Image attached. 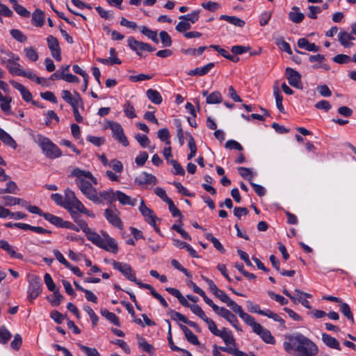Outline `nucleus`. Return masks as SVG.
<instances>
[{
  "mask_svg": "<svg viewBox=\"0 0 356 356\" xmlns=\"http://www.w3.org/2000/svg\"><path fill=\"white\" fill-rule=\"evenodd\" d=\"M10 33L12 37L19 42H24L27 40L26 36L18 29H11Z\"/></svg>",
  "mask_w": 356,
  "mask_h": 356,
  "instance_id": "obj_54",
  "label": "nucleus"
},
{
  "mask_svg": "<svg viewBox=\"0 0 356 356\" xmlns=\"http://www.w3.org/2000/svg\"><path fill=\"white\" fill-rule=\"evenodd\" d=\"M77 200L75 193L71 191L70 189H66L65 191V205H64V208H70V204L71 202H74V200Z\"/></svg>",
  "mask_w": 356,
  "mask_h": 356,
  "instance_id": "obj_47",
  "label": "nucleus"
},
{
  "mask_svg": "<svg viewBox=\"0 0 356 356\" xmlns=\"http://www.w3.org/2000/svg\"><path fill=\"white\" fill-rule=\"evenodd\" d=\"M204 236L208 241H210L213 243L217 250L221 253L225 252V249L217 238L214 237L211 233H206Z\"/></svg>",
  "mask_w": 356,
  "mask_h": 356,
  "instance_id": "obj_37",
  "label": "nucleus"
},
{
  "mask_svg": "<svg viewBox=\"0 0 356 356\" xmlns=\"http://www.w3.org/2000/svg\"><path fill=\"white\" fill-rule=\"evenodd\" d=\"M128 45L129 47L133 50V51H135L136 52V54L138 55H140L139 51H141L140 50V45L139 44H144V42H140V41H138L136 40L133 37H129L128 38Z\"/></svg>",
  "mask_w": 356,
  "mask_h": 356,
  "instance_id": "obj_51",
  "label": "nucleus"
},
{
  "mask_svg": "<svg viewBox=\"0 0 356 356\" xmlns=\"http://www.w3.org/2000/svg\"><path fill=\"white\" fill-rule=\"evenodd\" d=\"M113 266L115 270L122 273L130 281L136 282L135 273L129 264L113 261Z\"/></svg>",
  "mask_w": 356,
  "mask_h": 356,
  "instance_id": "obj_7",
  "label": "nucleus"
},
{
  "mask_svg": "<svg viewBox=\"0 0 356 356\" xmlns=\"http://www.w3.org/2000/svg\"><path fill=\"white\" fill-rule=\"evenodd\" d=\"M83 309L85 312H87L88 316H90L92 326H96L99 320V318L97 315L95 313V312L92 310V309L90 306H85L83 307Z\"/></svg>",
  "mask_w": 356,
  "mask_h": 356,
  "instance_id": "obj_59",
  "label": "nucleus"
},
{
  "mask_svg": "<svg viewBox=\"0 0 356 356\" xmlns=\"http://www.w3.org/2000/svg\"><path fill=\"white\" fill-rule=\"evenodd\" d=\"M79 347L87 356H101L97 350L95 348H90L84 345H79Z\"/></svg>",
  "mask_w": 356,
  "mask_h": 356,
  "instance_id": "obj_64",
  "label": "nucleus"
},
{
  "mask_svg": "<svg viewBox=\"0 0 356 356\" xmlns=\"http://www.w3.org/2000/svg\"><path fill=\"white\" fill-rule=\"evenodd\" d=\"M124 112L125 113V115L130 119L136 117L134 107L129 102H127V103L124 104Z\"/></svg>",
  "mask_w": 356,
  "mask_h": 356,
  "instance_id": "obj_56",
  "label": "nucleus"
},
{
  "mask_svg": "<svg viewBox=\"0 0 356 356\" xmlns=\"http://www.w3.org/2000/svg\"><path fill=\"white\" fill-rule=\"evenodd\" d=\"M62 98L68 103L71 106L75 104H81L83 106V100L79 93L76 91L74 92V96L69 90H63L61 92Z\"/></svg>",
  "mask_w": 356,
  "mask_h": 356,
  "instance_id": "obj_15",
  "label": "nucleus"
},
{
  "mask_svg": "<svg viewBox=\"0 0 356 356\" xmlns=\"http://www.w3.org/2000/svg\"><path fill=\"white\" fill-rule=\"evenodd\" d=\"M97 193L99 199H101L102 202L103 200L109 202H112L115 200V193H114L113 190L99 191L97 192Z\"/></svg>",
  "mask_w": 356,
  "mask_h": 356,
  "instance_id": "obj_45",
  "label": "nucleus"
},
{
  "mask_svg": "<svg viewBox=\"0 0 356 356\" xmlns=\"http://www.w3.org/2000/svg\"><path fill=\"white\" fill-rule=\"evenodd\" d=\"M159 35L163 47H169L172 45V41L171 37L166 31H161Z\"/></svg>",
  "mask_w": 356,
  "mask_h": 356,
  "instance_id": "obj_55",
  "label": "nucleus"
},
{
  "mask_svg": "<svg viewBox=\"0 0 356 356\" xmlns=\"http://www.w3.org/2000/svg\"><path fill=\"white\" fill-rule=\"evenodd\" d=\"M214 67L213 63H209L201 67H196L188 72L189 76H203L207 74Z\"/></svg>",
  "mask_w": 356,
  "mask_h": 356,
  "instance_id": "obj_26",
  "label": "nucleus"
},
{
  "mask_svg": "<svg viewBox=\"0 0 356 356\" xmlns=\"http://www.w3.org/2000/svg\"><path fill=\"white\" fill-rule=\"evenodd\" d=\"M139 211L148 224L152 226H155V220L156 219V216L154 214L153 211L145 205L143 199L140 200Z\"/></svg>",
  "mask_w": 356,
  "mask_h": 356,
  "instance_id": "obj_14",
  "label": "nucleus"
},
{
  "mask_svg": "<svg viewBox=\"0 0 356 356\" xmlns=\"http://www.w3.org/2000/svg\"><path fill=\"white\" fill-rule=\"evenodd\" d=\"M34 140L41 148L47 158L54 159L62 156L61 150L49 138L38 134Z\"/></svg>",
  "mask_w": 356,
  "mask_h": 356,
  "instance_id": "obj_4",
  "label": "nucleus"
},
{
  "mask_svg": "<svg viewBox=\"0 0 356 356\" xmlns=\"http://www.w3.org/2000/svg\"><path fill=\"white\" fill-rule=\"evenodd\" d=\"M220 19L225 20L230 24H232L235 26L241 27V28L243 27L245 24V22L244 20L241 19V18H239L236 16L222 15L220 17Z\"/></svg>",
  "mask_w": 356,
  "mask_h": 356,
  "instance_id": "obj_30",
  "label": "nucleus"
},
{
  "mask_svg": "<svg viewBox=\"0 0 356 356\" xmlns=\"http://www.w3.org/2000/svg\"><path fill=\"white\" fill-rule=\"evenodd\" d=\"M116 212L117 210L106 209L104 211V216L113 226L122 229L123 227V223Z\"/></svg>",
  "mask_w": 356,
  "mask_h": 356,
  "instance_id": "obj_13",
  "label": "nucleus"
},
{
  "mask_svg": "<svg viewBox=\"0 0 356 356\" xmlns=\"http://www.w3.org/2000/svg\"><path fill=\"white\" fill-rule=\"evenodd\" d=\"M273 94L275 97L277 108L281 113H284V106L282 105L283 97L279 89V87L277 85L273 86Z\"/></svg>",
  "mask_w": 356,
  "mask_h": 356,
  "instance_id": "obj_36",
  "label": "nucleus"
},
{
  "mask_svg": "<svg viewBox=\"0 0 356 356\" xmlns=\"http://www.w3.org/2000/svg\"><path fill=\"white\" fill-rule=\"evenodd\" d=\"M100 232L102 236L97 232L92 231L87 237L88 240L106 251L116 254L118 252V246L116 241L111 237L106 232L102 230Z\"/></svg>",
  "mask_w": 356,
  "mask_h": 356,
  "instance_id": "obj_3",
  "label": "nucleus"
},
{
  "mask_svg": "<svg viewBox=\"0 0 356 356\" xmlns=\"http://www.w3.org/2000/svg\"><path fill=\"white\" fill-rule=\"evenodd\" d=\"M2 199L4 200V204L7 207H11L13 205L20 204H21V198L5 195L2 197Z\"/></svg>",
  "mask_w": 356,
  "mask_h": 356,
  "instance_id": "obj_53",
  "label": "nucleus"
},
{
  "mask_svg": "<svg viewBox=\"0 0 356 356\" xmlns=\"http://www.w3.org/2000/svg\"><path fill=\"white\" fill-rule=\"evenodd\" d=\"M190 309L194 314L199 316L203 321L207 317L205 315L204 312L198 305H192L190 307Z\"/></svg>",
  "mask_w": 356,
  "mask_h": 356,
  "instance_id": "obj_63",
  "label": "nucleus"
},
{
  "mask_svg": "<svg viewBox=\"0 0 356 356\" xmlns=\"http://www.w3.org/2000/svg\"><path fill=\"white\" fill-rule=\"evenodd\" d=\"M168 205L169 210L172 213L173 217H179L180 218H183V216L181 211L176 207L172 200L170 199L166 202Z\"/></svg>",
  "mask_w": 356,
  "mask_h": 356,
  "instance_id": "obj_61",
  "label": "nucleus"
},
{
  "mask_svg": "<svg viewBox=\"0 0 356 356\" xmlns=\"http://www.w3.org/2000/svg\"><path fill=\"white\" fill-rule=\"evenodd\" d=\"M12 102V97L8 96H3L0 92V107L2 111L9 113L10 111V103Z\"/></svg>",
  "mask_w": 356,
  "mask_h": 356,
  "instance_id": "obj_34",
  "label": "nucleus"
},
{
  "mask_svg": "<svg viewBox=\"0 0 356 356\" xmlns=\"http://www.w3.org/2000/svg\"><path fill=\"white\" fill-rule=\"evenodd\" d=\"M138 346L144 351L148 353L149 355H154V348L152 345L147 343V340L143 337H138Z\"/></svg>",
  "mask_w": 356,
  "mask_h": 356,
  "instance_id": "obj_41",
  "label": "nucleus"
},
{
  "mask_svg": "<svg viewBox=\"0 0 356 356\" xmlns=\"http://www.w3.org/2000/svg\"><path fill=\"white\" fill-rule=\"evenodd\" d=\"M70 213L74 222L77 224L79 228L85 233L86 237H88L92 230L88 227L87 222L79 216L78 212L71 211Z\"/></svg>",
  "mask_w": 356,
  "mask_h": 356,
  "instance_id": "obj_16",
  "label": "nucleus"
},
{
  "mask_svg": "<svg viewBox=\"0 0 356 356\" xmlns=\"http://www.w3.org/2000/svg\"><path fill=\"white\" fill-rule=\"evenodd\" d=\"M218 298H219L222 302L225 303L232 310L236 305V302L232 300L222 290L218 289L215 293H213Z\"/></svg>",
  "mask_w": 356,
  "mask_h": 356,
  "instance_id": "obj_27",
  "label": "nucleus"
},
{
  "mask_svg": "<svg viewBox=\"0 0 356 356\" xmlns=\"http://www.w3.org/2000/svg\"><path fill=\"white\" fill-rule=\"evenodd\" d=\"M233 312L238 314L239 317L248 325H250L252 330L259 329L260 324L255 321L254 317L250 314L245 313L241 306L236 304V305L232 309Z\"/></svg>",
  "mask_w": 356,
  "mask_h": 356,
  "instance_id": "obj_5",
  "label": "nucleus"
},
{
  "mask_svg": "<svg viewBox=\"0 0 356 356\" xmlns=\"http://www.w3.org/2000/svg\"><path fill=\"white\" fill-rule=\"evenodd\" d=\"M247 307L250 312L257 313L263 316L265 314V310H261L259 305H257L252 301H247Z\"/></svg>",
  "mask_w": 356,
  "mask_h": 356,
  "instance_id": "obj_57",
  "label": "nucleus"
},
{
  "mask_svg": "<svg viewBox=\"0 0 356 356\" xmlns=\"http://www.w3.org/2000/svg\"><path fill=\"white\" fill-rule=\"evenodd\" d=\"M168 314L170 315L172 320L181 321L188 325L190 327H193L196 332H201L200 326L196 323L188 320L184 315L181 314V313L171 309L168 312Z\"/></svg>",
  "mask_w": 356,
  "mask_h": 356,
  "instance_id": "obj_11",
  "label": "nucleus"
},
{
  "mask_svg": "<svg viewBox=\"0 0 356 356\" xmlns=\"http://www.w3.org/2000/svg\"><path fill=\"white\" fill-rule=\"evenodd\" d=\"M100 313L104 317L115 325L118 327L120 326L119 318L115 314L111 312L107 309H101Z\"/></svg>",
  "mask_w": 356,
  "mask_h": 356,
  "instance_id": "obj_35",
  "label": "nucleus"
},
{
  "mask_svg": "<svg viewBox=\"0 0 356 356\" xmlns=\"http://www.w3.org/2000/svg\"><path fill=\"white\" fill-rule=\"evenodd\" d=\"M11 85L17 90H19L22 96V98L26 102L32 101V95L28 89H26L22 84L17 83L15 81H10Z\"/></svg>",
  "mask_w": 356,
  "mask_h": 356,
  "instance_id": "obj_21",
  "label": "nucleus"
},
{
  "mask_svg": "<svg viewBox=\"0 0 356 356\" xmlns=\"http://www.w3.org/2000/svg\"><path fill=\"white\" fill-rule=\"evenodd\" d=\"M115 200H118L120 203L122 205L135 206L136 204V199H131L130 196L126 195L122 191H117L115 192Z\"/></svg>",
  "mask_w": 356,
  "mask_h": 356,
  "instance_id": "obj_22",
  "label": "nucleus"
},
{
  "mask_svg": "<svg viewBox=\"0 0 356 356\" xmlns=\"http://www.w3.org/2000/svg\"><path fill=\"white\" fill-rule=\"evenodd\" d=\"M135 182L136 184H138V185H144V184L155 185L157 182V179L154 175L144 172L142 173V175L139 177L136 178Z\"/></svg>",
  "mask_w": 356,
  "mask_h": 356,
  "instance_id": "obj_19",
  "label": "nucleus"
},
{
  "mask_svg": "<svg viewBox=\"0 0 356 356\" xmlns=\"http://www.w3.org/2000/svg\"><path fill=\"white\" fill-rule=\"evenodd\" d=\"M217 337H220L226 345H233L234 346H236V341L232 334V332L227 330V329L225 327H223L220 331Z\"/></svg>",
  "mask_w": 356,
  "mask_h": 356,
  "instance_id": "obj_25",
  "label": "nucleus"
},
{
  "mask_svg": "<svg viewBox=\"0 0 356 356\" xmlns=\"http://www.w3.org/2000/svg\"><path fill=\"white\" fill-rule=\"evenodd\" d=\"M84 207H85L82 204V202L77 199V200H74V202H71V204H70V208H65V209H67L69 212L76 211V212L82 213Z\"/></svg>",
  "mask_w": 356,
  "mask_h": 356,
  "instance_id": "obj_50",
  "label": "nucleus"
},
{
  "mask_svg": "<svg viewBox=\"0 0 356 356\" xmlns=\"http://www.w3.org/2000/svg\"><path fill=\"white\" fill-rule=\"evenodd\" d=\"M204 321L207 324L208 328L210 330V332L213 334L217 336L220 330L217 328V326H216L215 322L212 319H211V318H209L208 317H207L204 320Z\"/></svg>",
  "mask_w": 356,
  "mask_h": 356,
  "instance_id": "obj_62",
  "label": "nucleus"
},
{
  "mask_svg": "<svg viewBox=\"0 0 356 356\" xmlns=\"http://www.w3.org/2000/svg\"><path fill=\"white\" fill-rule=\"evenodd\" d=\"M11 337V333L5 326L0 327V343L6 344Z\"/></svg>",
  "mask_w": 356,
  "mask_h": 356,
  "instance_id": "obj_46",
  "label": "nucleus"
},
{
  "mask_svg": "<svg viewBox=\"0 0 356 356\" xmlns=\"http://www.w3.org/2000/svg\"><path fill=\"white\" fill-rule=\"evenodd\" d=\"M31 22L37 27L42 26L44 23V13L40 9H36L32 14Z\"/></svg>",
  "mask_w": 356,
  "mask_h": 356,
  "instance_id": "obj_29",
  "label": "nucleus"
},
{
  "mask_svg": "<svg viewBox=\"0 0 356 356\" xmlns=\"http://www.w3.org/2000/svg\"><path fill=\"white\" fill-rule=\"evenodd\" d=\"M289 19L295 24H299L305 19V15L300 11L297 6H293L289 13Z\"/></svg>",
  "mask_w": 356,
  "mask_h": 356,
  "instance_id": "obj_24",
  "label": "nucleus"
},
{
  "mask_svg": "<svg viewBox=\"0 0 356 356\" xmlns=\"http://www.w3.org/2000/svg\"><path fill=\"white\" fill-rule=\"evenodd\" d=\"M339 41L341 44L344 47H351L353 46V43L351 42L355 40V37L350 33L345 31H341L338 34Z\"/></svg>",
  "mask_w": 356,
  "mask_h": 356,
  "instance_id": "obj_20",
  "label": "nucleus"
},
{
  "mask_svg": "<svg viewBox=\"0 0 356 356\" xmlns=\"http://www.w3.org/2000/svg\"><path fill=\"white\" fill-rule=\"evenodd\" d=\"M48 47L51 51V56L56 60L60 61L61 54L58 40L53 35H49L47 38Z\"/></svg>",
  "mask_w": 356,
  "mask_h": 356,
  "instance_id": "obj_10",
  "label": "nucleus"
},
{
  "mask_svg": "<svg viewBox=\"0 0 356 356\" xmlns=\"http://www.w3.org/2000/svg\"><path fill=\"white\" fill-rule=\"evenodd\" d=\"M42 292V284L38 277H33L30 282L28 289V300L33 302Z\"/></svg>",
  "mask_w": 356,
  "mask_h": 356,
  "instance_id": "obj_6",
  "label": "nucleus"
},
{
  "mask_svg": "<svg viewBox=\"0 0 356 356\" xmlns=\"http://www.w3.org/2000/svg\"><path fill=\"white\" fill-rule=\"evenodd\" d=\"M19 60H15V58L10 59V60H2V65H5L8 72L13 76H17L19 73V70H22V67L21 65L18 63Z\"/></svg>",
  "mask_w": 356,
  "mask_h": 356,
  "instance_id": "obj_17",
  "label": "nucleus"
},
{
  "mask_svg": "<svg viewBox=\"0 0 356 356\" xmlns=\"http://www.w3.org/2000/svg\"><path fill=\"white\" fill-rule=\"evenodd\" d=\"M0 248L6 251L11 257L22 259L23 256L21 253H17L13 247L10 245L6 241L1 240L0 241Z\"/></svg>",
  "mask_w": 356,
  "mask_h": 356,
  "instance_id": "obj_31",
  "label": "nucleus"
},
{
  "mask_svg": "<svg viewBox=\"0 0 356 356\" xmlns=\"http://www.w3.org/2000/svg\"><path fill=\"white\" fill-rule=\"evenodd\" d=\"M332 60L338 64H346L352 61V58L346 54H337L333 57Z\"/></svg>",
  "mask_w": 356,
  "mask_h": 356,
  "instance_id": "obj_58",
  "label": "nucleus"
},
{
  "mask_svg": "<svg viewBox=\"0 0 356 356\" xmlns=\"http://www.w3.org/2000/svg\"><path fill=\"white\" fill-rule=\"evenodd\" d=\"M140 32L146 35L147 38L151 39L154 42L159 43V40L157 38V32L155 31H152L149 29H148L145 26H142L140 27Z\"/></svg>",
  "mask_w": 356,
  "mask_h": 356,
  "instance_id": "obj_40",
  "label": "nucleus"
},
{
  "mask_svg": "<svg viewBox=\"0 0 356 356\" xmlns=\"http://www.w3.org/2000/svg\"><path fill=\"white\" fill-rule=\"evenodd\" d=\"M340 311L341 312L351 321L352 323H354V318L353 314L350 311V308L349 305L346 302H341Z\"/></svg>",
  "mask_w": 356,
  "mask_h": 356,
  "instance_id": "obj_49",
  "label": "nucleus"
},
{
  "mask_svg": "<svg viewBox=\"0 0 356 356\" xmlns=\"http://www.w3.org/2000/svg\"><path fill=\"white\" fill-rule=\"evenodd\" d=\"M283 343L286 352L291 354L296 352V356H316L318 353L317 345L301 333L289 335Z\"/></svg>",
  "mask_w": 356,
  "mask_h": 356,
  "instance_id": "obj_1",
  "label": "nucleus"
},
{
  "mask_svg": "<svg viewBox=\"0 0 356 356\" xmlns=\"http://www.w3.org/2000/svg\"><path fill=\"white\" fill-rule=\"evenodd\" d=\"M253 332L258 334L266 343L274 344L275 343V339L272 336L270 332L263 327L261 325L259 329L254 330Z\"/></svg>",
  "mask_w": 356,
  "mask_h": 356,
  "instance_id": "obj_18",
  "label": "nucleus"
},
{
  "mask_svg": "<svg viewBox=\"0 0 356 356\" xmlns=\"http://www.w3.org/2000/svg\"><path fill=\"white\" fill-rule=\"evenodd\" d=\"M298 47L309 51L317 52L320 51V47L314 43H310L309 40L305 38H300L297 42Z\"/></svg>",
  "mask_w": 356,
  "mask_h": 356,
  "instance_id": "obj_23",
  "label": "nucleus"
},
{
  "mask_svg": "<svg viewBox=\"0 0 356 356\" xmlns=\"http://www.w3.org/2000/svg\"><path fill=\"white\" fill-rule=\"evenodd\" d=\"M110 129L113 133V137L122 143L123 146L127 147L129 145V141L124 134L122 126L118 122H112L110 124Z\"/></svg>",
  "mask_w": 356,
  "mask_h": 356,
  "instance_id": "obj_8",
  "label": "nucleus"
},
{
  "mask_svg": "<svg viewBox=\"0 0 356 356\" xmlns=\"http://www.w3.org/2000/svg\"><path fill=\"white\" fill-rule=\"evenodd\" d=\"M43 218L52 225L58 227H62L63 220L61 218L49 213H45Z\"/></svg>",
  "mask_w": 356,
  "mask_h": 356,
  "instance_id": "obj_38",
  "label": "nucleus"
},
{
  "mask_svg": "<svg viewBox=\"0 0 356 356\" xmlns=\"http://www.w3.org/2000/svg\"><path fill=\"white\" fill-rule=\"evenodd\" d=\"M218 316L227 320L237 331L242 332L237 317L232 312L225 307H222Z\"/></svg>",
  "mask_w": 356,
  "mask_h": 356,
  "instance_id": "obj_12",
  "label": "nucleus"
},
{
  "mask_svg": "<svg viewBox=\"0 0 356 356\" xmlns=\"http://www.w3.org/2000/svg\"><path fill=\"white\" fill-rule=\"evenodd\" d=\"M147 98L155 104H161L163 102V98L159 91L154 89H148L146 91Z\"/></svg>",
  "mask_w": 356,
  "mask_h": 356,
  "instance_id": "obj_33",
  "label": "nucleus"
},
{
  "mask_svg": "<svg viewBox=\"0 0 356 356\" xmlns=\"http://www.w3.org/2000/svg\"><path fill=\"white\" fill-rule=\"evenodd\" d=\"M222 101V97L220 92L214 91L209 94L207 97L206 102L209 104H220Z\"/></svg>",
  "mask_w": 356,
  "mask_h": 356,
  "instance_id": "obj_42",
  "label": "nucleus"
},
{
  "mask_svg": "<svg viewBox=\"0 0 356 356\" xmlns=\"http://www.w3.org/2000/svg\"><path fill=\"white\" fill-rule=\"evenodd\" d=\"M26 57L31 61L35 62L38 59V54L36 50L32 47L25 48L24 50Z\"/></svg>",
  "mask_w": 356,
  "mask_h": 356,
  "instance_id": "obj_52",
  "label": "nucleus"
},
{
  "mask_svg": "<svg viewBox=\"0 0 356 356\" xmlns=\"http://www.w3.org/2000/svg\"><path fill=\"white\" fill-rule=\"evenodd\" d=\"M71 175L76 177L75 183L81 193L90 200L96 204H102L97 191L92 186V184H98L97 179L89 171L74 168Z\"/></svg>",
  "mask_w": 356,
  "mask_h": 356,
  "instance_id": "obj_2",
  "label": "nucleus"
},
{
  "mask_svg": "<svg viewBox=\"0 0 356 356\" xmlns=\"http://www.w3.org/2000/svg\"><path fill=\"white\" fill-rule=\"evenodd\" d=\"M187 136H188V147L190 149V153L187 156V159L191 160L195 156V154L197 152V146H196L195 141V139L193 137V136L190 134H187Z\"/></svg>",
  "mask_w": 356,
  "mask_h": 356,
  "instance_id": "obj_43",
  "label": "nucleus"
},
{
  "mask_svg": "<svg viewBox=\"0 0 356 356\" xmlns=\"http://www.w3.org/2000/svg\"><path fill=\"white\" fill-rule=\"evenodd\" d=\"M179 327L184 333V335L188 342L193 345L200 344V341L197 336L195 334H193V332L189 328H188L186 325L182 324H179Z\"/></svg>",
  "mask_w": 356,
  "mask_h": 356,
  "instance_id": "obj_32",
  "label": "nucleus"
},
{
  "mask_svg": "<svg viewBox=\"0 0 356 356\" xmlns=\"http://www.w3.org/2000/svg\"><path fill=\"white\" fill-rule=\"evenodd\" d=\"M200 13V11L199 10H193L189 14L179 16V19L181 20L187 21L191 24H195L198 21Z\"/></svg>",
  "mask_w": 356,
  "mask_h": 356,
  "instance_id": "obj_39",
  "label": "nucleus"
},
{
  "mask_svg": "<svg viewBox=\"0 0 356 356\" xmlns=\"http://www.w3.org/2000/svg\"><path fill=\"white\" fill-rule=\"evenodd\" d=\"M275 44L282 50L289 54H292V50L290 45L286 42L282 37H278L275 39Z\"/></svg>",
  "mask_w": 356,
  "mask_h": 356,
  "instance_id": "obj_44",
  "label": "nucleus"
},
{
  "mask_svg": "<svg viewBox=\"0 0 356 356\" xmlns=\"http://www.w3.org/2000/svg\"><path fill=\"white\" fill-rule=\"evenodd\" d=\"M191 24L185 20L180 21L175 26L176 31L179 33H186V31L191 29Z\"/></svg>",
  "mask_w": 356,
  "mask_h": 356,
  "instance_id": "obj_60",
  "label": "nucleus"
},
{
  "mask_svg": "<svg viewBox=\"0 0 356 356\" xmlns=\"http://www.w3.org/2000/svg\"><path fill=\"white\" fill-rule=\"evenodd\" d=\"M158 138L163 142L165 143L167 145H170V141L169 140L170 133L167 128H163L158 131L157 132Z\"/></svg>",
  "mask_w": 356,
  "mask_h": 356,
  "instance_id": "obj_48",
  "label": "nucleus"
},
{
  "mask_svg": "<svg viewBox=\"0 0 356 356\" xmlns=\"http://www.w3.org/2000/svg\"><path fill=\"white\" fill-rule=\"evenodd\" d=\"M322 341L329 348L341 350L339 342L334 337H332L326 333H323Z\"/></svg>",
  "mask_w": 356,
  "mask_h": 356,
  "instance_id": "obj_28",
  "label": "nucleus"
},
{
  "mask_svg": "<svg viewBox=\"0 0 356 356\" xmlns=\"http://www.w3.org/2000/svg\"><path fill=\"white\" fill-rule=\"evenodd\" d=\"M286 77L289 83L296 88H302L301 76L298 72L291 68L286 69Z\"/></svg>",
  "mask_w": 356,
  "mask_h": 356,
  "instance_id": "obj_9",
  "label": "nucleus"
}]
</instances>
